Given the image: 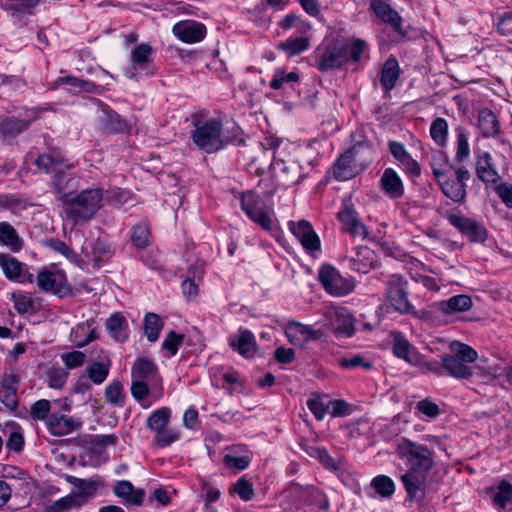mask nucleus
<instances>
[{"instance_id": "nucleus-1", "label": "nucleus", "mask_w": 512, "mask_h": 512, "mask_svg": "<svg viewBox=\"0 0 512 512\" xmlns=\"http://www.w3.org/2000/svg\"><path fill=\"white\" fill-rule=\"evenodd\" d=\"M396 452L408 466L401 479L408 495L414 498L425 489L427 474L434 466L433 451L423 444L402 438L397 444Z\"/></svg>"}, {"instance_id": "nucleus-2", "label": "nucleus", "mask_w": 512, "mask_h": 512, "mask_svg": "<svg viewBox=\"0 0 512 512\" xmlns=\"http://www.w3.org/2000/svg\"><path fill=\"white\" fill-rule=\"evenodd\" d=\"M103 193L101 189H86L80 194L65 198L64 213L67 221L73 225L90 220L101 208Z\"/></svg>"}, {"instance_id": "nucleus-3", "label": "nucleus", "mask_w": 512, "mask_h": 512, "mask_svg": "<svg viewBox=\"0 0 512 512\" xmlns=\"http://www.w3.org/2000/svg\"><path fill=\"white\" fill-rule=\"evenodd\" d=\"M477 352L467 344L452 341L449 352L441 356L446 374L456 379H469L470 366L477 360Z\"/></svg>"}, {"instance_id": "nucleus-4", "label": "nucleus", "mask_w": 512, "mask_h": 512, "mask_svg": "<svg viewBox=\"0 0 512 512\" xmlns=\"http://www.w3.org/2000/svg\"><path fill=\"white\" fill-rule=\"evenodd\" d=\"M369 148L362 143H358L339 156L333 165V175L339 181L349 180L368 165Z\"/></svg>"}, {"instance_id": "nucleus-5", "label": "nucleus", "mask_w": 512, "mask_h": 512, "mask_svg": "<svg viewBox=\"0 0 512 512\" xmlns=\"http://www.w3.org/2000/svg\"><path fill=\"white\" fill-rule=\"evenodd\" d=\"M195 129L192 132L194 144L206 153H214L224 148L227 141L222 137V122L212 118L198 120L194 123Z\"/></svg>"}, {"instance_id": "nucleus-6", "label": "nucleus", "mask_w": 512, "mask_h": 512, "mask_svg": "<svg viewBox=\"0 0 512 512\" xmlns=\"http://www.w3.org/2000/svg\"><path fill=\"white\" fill-rule=\"evenodd\" d=\"M241 208L246 215L262 229L271 231L273 220L271 211L267 208L263 199L252 191L241 193Z\"/></svg>"}, {"instance_id": "nucleus-7", "label": "nucleus", "mask_w": 512, "mask_h": 512, "mask_svg": "<svg viewBox=\"0 0 512 512\" xmlns=\"http://www.w3.org/2000/svg\"><path fill=\"white\" fill-rule=\"evenodd\" d=\"M319 281L324 289L333 296H344L354 290L355 284L351 278L343 277L331 265H323L318 273Z\"/></svg>"}, {"instance_id": "nucleus-8", "label": "nucleus", "mask_w": 512, "mask_h": 512, "mask_svg": "<svg viewBox=\"0 0 512 512\" xmlns=\"http://www.w3.org/2000/svg\"><path fill=\"white\" fill-rule=\"evenodd\" d=\"M455 178L450 179L448 175L438 181L443 194L455 203H462L466 198V181L471 177L468 169L457 167L454 172Z\"/></svg>"}, {"instance_id": "nucleus-9", "label": "nucleus", "mask_w": 512, "mask_h": 512, "mask_svg": "<svg viewBox=\"0 0 512 512\" xmlns=\"http://www.w3.org/2000/svg\"><path fill=\"white\" fill-rule=\"evenodd\" d=\"M410 26L404 23L400 12L386 0V45L398 44L409 38Z\"/></svg>"}, {"instance_id": "nucleus-10", "label": "nucleus", "mask_w": 512, "mask_h": 512, "mask_svg": "<svg viewBox=\"0 0 512 512\" xmlns=\"http://www.w3.org/2000/svg\"><path fill=\"white\" fill-rule=\"evenodd\" d=\"M349 43L336 40L329 43L320 55L317 68L322 71L339 68L348 61Z\"/></svg>"}, {"instance_id": "nucleus-11", "label": "nucleus", "mask_w": 512, "mask_h": 512, "mask_svg": "<svg viewBox=\"0 0 512 512\" xmlns=\"http://www.w3.org/2000/svg\"><path fill=\"white\" fill-rule=\"evenodd\" d=\"M406 285L407 282L402 277L392 275L388 281V298L395 311L416 315L414 306L407 298Z\"/></svg>"}, {"instance_id": "nucleus-12", "label": "nucleus", "mask_w": 512, "mask_h": 512, "mask_svg": "<svg viewBox=\"0 0 512 512\" xmlns=\"http://www.w3.org/2000/svg\"><path fill=\"white\" fill-rule=\"evenodd\" d=\"M342 224V230L349 233L354 238L364 239L368 232L366 227L359 221L357 212L351 198L344 199L340 211L337 214Z\"/></svg>"}, {"instance_id": "nucleus-13", "label": "nucleus", "mask_w": 512, "mask_h": 512, "mask_svg": "<svg viewBox=\"0 0 512 512\" xmlns=\"http://www.w3.org/2000/svg\"><path fill=\"white\" fill-rule=\"evenodd\" d=\"M447 219L464 236L473 242H484L487 238V230L475 220L463 217L459 214H448Z\"/></svg>"}, {"instance_id": "nucleus-14", "label": "nucleus", "mask_w": 512, "mask_h": 512, "mask_svg": "<svg viewBox=\"0 0 512 512\" xmlns=\"http://www.w3.org/2000/svg\"><path fill=\"white\" fill-rule=\"evenodd\" d=\"M0 268L11 281L19 283L34 281L33 274L28 272L26 265L9 254L0 253Z\"/></svg>"}, {"instance_id": "nucleus-15", "label": "nucleus", "mask_w": 512, "mask_h": 512, "mask_svg": "<svg viewBox=\"0 0 512 512\" xmlns=\"http://www.w3.org/2000/svg\"><path fill=\"white\" fill-rule=\"evenodd\" d=\"M290 231L299 239L302 246L307 251H317L320 249V239L313 230L312 225L307 220L298 222L290 221L288 223Z\"/></svg>"}, {"instance_id": "nucleus-16", "label": "nucleus", "mask_w": 512, "mask_h": 512, "mask_svg": "<svg viewBox=\"0 0 512 512\" xmlns=\"http://www.w3.org/2000/svg\"><path fill=\"white\" fill-rule=\"evenodd\" d=\"M325 318L336 333L351 336L354 333V323L346 308L331 307L325 312Z\"/></svg>"}, {"instance_id": "nucleus-17", "label": "nucleus", "mask_w": 512, "mask_h": 512, "mask_svg": "<svg viewBox=\"0 0 512 512\" xmlns=\"http://www.w3.org/2000/svg\"><path fill=\"white\" fill-rule=\"evenodd\" d=\"M289 342L294 346L304 347L310 340H316L322 337L321 330H314L310 326L299 322H289L285 329Z\"/></svg>"}, {"instance_id": "nucleus-18", "label": "nucleus", "mask_w": 512, "mask_h": 512, "mask_svg": "<svg viewBox=\"0 0 512 512\" xmlns=\"http://www.w3.org/2000/svg\"><path fill=\"white\" fill-rule=\"evenodd\" d=\"M173 33L178 39L185 43H195L205 37L206 27L200 22L185 20L173 26Z\"/></svg>"}, {"instance_id": "nucleus-19", "label": "nucleus", "mask_w": 512, "mask_h": 512, "mask_svg": "<svg viewBox=\"0 0 512 512\" xmlns=\"http://www.w3.org/2000/svg\"><path fill=\"white\" fill-rule=\"evenodd\" d=\"M388 146L391 155L397 161L399 167H401L406 173L413 177L420 176V165L415 159L412 158L402 143L397 141H390Z\"/></svg>"}, {"instance_id": "nucleus-20", "label": "nucleus", "mask_w": 512, "mask_h": 512, "mask_svg": "<svg viewBox=\"0 0 512 512\" xmlns=\"http://www.w3.org/2000/svg\"><path fill=\"white\" fill-rule=\"evenodd\" d=\"M46 425L51 434L64 436L80 429L82 421L63 414H52L48 417Z\"/></svg>"}, {"instance_id": "nucleus-21", "label": "nucleus", "mask_w": 512, "mask_h": 512, "mask_svg": "<svg viewBox=\"0 0 512 512\" xmlns=\"http://www.w3.org/2000/svg\"><path fill=\"white\" fill-rule=\"evenodd\" d=\"M476 175L484 184H496L500 180L493 158L489 152H483L476 157Z\"/></svg>"}, {"instance_id": "nucleus-22", "label": "nucleus", "mask_w": 512, "mask_h": 512, "mask_svg": "<svg viewBox=\"0 0 512 512\" xmlns=\"http://www.w3.org/2000/svg\"><path fill=\"white\" fill-rule=\"evenodd\" d=\"M18 385V375L10 373L3 376L0 388V401L10 410H15L18 406Z\"/></svg>"}, {"instance_id": "nucleus-23", "label": "nucleus", "mask_w": 512, "mask_h": 512, "mask_svg": "<svg viewBox=\"0 0 512 512\" xmlns=\"http://www.w3.org/2000/svg\"><path fill=\"white\" fill-rule=\"evenodd\" d=\"M37 284L40 289L55 294H61L67 289L66 277L58 271H41L37 276Z\"/></svg>"}, {"instance_id": "nucleus-24", "label": "nucleus", "mask_w": 512, "mask_h": 512, "mask_svg": "<svg viewBox=\"0 0 512 512\" xmlns=\"http://www.w3.org/2000/svg\"><path fill=\"white\" fill-rule=\"evenodd\" d=\"M390 336L392 338L393 354L409 364H415L418 360V355L406 337L398 331H391Z\"/></svg>"}, {"instance_id": "nucleus-25", "label": "nucleus", "mask_w": 512, "mask_h": 512, "mask_svg": "<svg viewBox=\"0 0 512 512\" xmlns=\"http://www.w3.org/2000/svg\"><path fill=\"white\" fill-rule=\"evenodd\" d=\"M34 164L39 170L54 174L64 167H71V165L66 164L64 155L58 150H52L50 153L40 154L35 159Z\"/></svg>"}, {"instance_id": "nucleus-26", "label": "nucleus", "mask_w": 512, "mask_h": 512, "mask_svg": "<svg viewBox=\"0 0 512 512\" xmlns=\"http://www.w3.org/2000/svg\"><path fill=\"white\" fill-rule=\"evenodd\" d=\"M114 494L128 505L140 506L145 497L143 489H136L130 481H118L113 487Z\"/></svg>"}, {"instance_id": "nucleus-27", "label": "nucleus", "mask_w": 512, "mask_h": 512, "mask_svg": "<svg viewBox=\"0 0 512 512\" xmlns=\"http://www.w3.org/2000/svg\"><path fill=\"white\" fill-rule=\"evenodd\" d=\"M131 374L133 379L154 381L156 384L161 382L157 366L147 358H137L132 366Z\"/></svg>"}, {"instance_id": "nucleus-28", "label": "nucleus", "mask_w": 512, "mask_h": 512, "mask_svg": "<svg viewBox=\"0 0 512 512\" xmlns=\"http://www.w3.org/2000/svg\"><path fill=\"white\" fill-rule=\"evenodd\" d=\"M350 261L354 270L367 273L378 263V257L370 248L360 246L356 249L355 255L351 257Z\"/></svg>"}, {"instance_id": "nucleus-29", "label": "nucleus", "mask_w": 512, "mask_h": 512, "mask_svg": "<svg viewBox=\"0 0 512 512\" xmlns=\"http://www.w3.org/2000/svg\"><path fill=\"white\" fill-rule=\"evenodd\" d=\"M99 127L104 133L124 132L126 123L122 118L108 107H103L98 116Z\"/></svg>"}, {"instance_id": "nucleus-30", "label": "nucleus", "mask_w": 512, "mask_h": 512, "mask_svg": "<svg viewBox=\"0 0 512 512\" xmlns=\"http://www.w3.org/2000/svg\"><path fill=\"white\" fill-rule=\"evenodd\" d=\"M53 186L56 193L59 195L58 199L65 203V198L73 196V191L77 188V181L72 174L66 173L60 169L55 173L53 179Z\"/></svg>"}, {"instance_id": "nucleus-31", "label": "nucleus", "mask_w": 512, "mask_h": 512, "mask_svg": "<svg viewBox=\"0 0 512 512\" xmlns=\"http://www.w3.org/2000/svg\"><path fill=\"white\" fill-rule=\"evenodd\" d=\"M473 305L472 299L468 295L460 294L450 297L447 300L438 303V309L446 314L465 312L471 309Z\"/></svg>"}, {"instance_id": "nucleus-32", "label": "nucleus", "mask_w": 512, "mask_h": 512, "mask_svg": "<svg viewBox=\"0 0 512 512\" xmlns=\"http://www.w3.org/2000/svg\"><path fill=\"white\" fill-rule=\"evenodd\" d=\"M231 347L244 357H252L256 350V341L253 334L248 330H240L237 337L229 341Z\"/></svg>"}, {"instance_id": "nucleus-33", "label": "nucleus", "mask_w": 512, "mask_h": 512, "mask_svg": "<svg viewBox=\"0 0 512 512\" xmlns=\"http://www.w3.org/2000/svg\"><path fill=\"white\" fill-rule=\"evenodd\" d=\"M55 85H68V90L72 93H100L101 89V86H98L93 82L72 76L58 78Z\"/></svg>"}, {"instance_id": "nucleus-34", "label": "nucleus", "mask_w": 512, "mask_h": 512, "mask_svg": "<svg viewBox=\"0 0 512 512\" xmlns=\"http://www.w3.org/2000/svg\"><path fill=\"white\" fill-rule=\"evenodd\" d=\"M478 127L484 137H494L500 132V125L496 115L488 108L478 113Z\"/></svg>"}, {"instance_id": "nucleus-35", "label": "nucleus", "mask_w": 512, "mask_h": 512, "mask_svg": "<svg viewBox=\"0 0 512 512\" xmlns=\"http://www.w3.org/2000/svg\"><path fill=\"white\" fill-rule=\"evenodd\" d=\"M84 502L85 496L83 493H71L47 506L46 512H66L81 507Z\"/></svg>"}, {"instance_id": "nucleus-36", "label": "nucleus", "mask_w": 512, "mask_h": 512, "mask_svg": "<svg viewBox=\"0 0 512 512\" xmlns=\"http://www.w3.org/2000/svg\"><path fill=\"white\" fill-rule=\"evenodd\" d=\"M431 169L437 182L445 178L450 170L456 169L452 164L449 163L448 156L442 152H436L431 159Z\"/></svg>"}, {"instance_id": "nucleus-37", "label": "nucleus", "mask_w": 512, "mask_h": 512, "mask_svg": "<svg viewBox=\"0 0 512 512\" xmlns=\"http://www.w3.org/2000/svg\"><path fill=\"white\" fill-rule=\"evenodd\" d=\"M404 192V184L399 174L392 168H386V195L392 199H399Z\"/></svg>"}, {"instance_id": "nucleus-38", "label": "nucleus", "mask_w": 512, "mask_h": 512, "mask_svg": "<svg viewBox=\"0 0 512 512\" xmlns=\"http://www.w3.org/2000/svg\"><path fill=\"white\" fill-rule=\"evenodd\" d=\"M493 503L500 509H511L512 484L506 480L500 482L493 494Z\"/></svg>"}, {"instance_id": "nucleus-39", "label": "nucleus", "mask_w": 512, "mask_h": 512, "mask_svg": "<svg viewBox=\"0 0 512 512\" xmlns=\"http://www.w3.org/2000/svg\"><path fill=\"white\" fill-rule=\"evenodd\" d=\"M30 123V121L20 120L17 118H2L0 119V134L4 137H15L26 130Z\"/></svg>"}, {"instance_id": "nucleus-40", "label": "nucleus", "mask_w": 512, "mask_h": 512, "mask_svg": "<svg viewBox=\"0 0 512 512\" xmlns=\"http://www.w3.org/2000/svg\"><path fill=\"white\" fill-rule=\"evenodd\" d=\"M0 242L14 252L19 251L22 247V241L16 230L7 222L0 223Z\"/></svg>"}, {"instance_id": "nucleus-41", "label": "nucleus", "mask_w": 512, "mask_h": 512, "mask_svg": "<svg viewBox=\"0 0 512 512\" xmlns=\"http://www.w3.org/2000/svg\"><path fill=\"white\" fill-rule=\"evenodd\" d=\"M127 326L126 319L118 314H113L106 321V327L110 335L117 341H124L127 338L125 327Z\"/></svg>"}, {"instance_id": "nucleus-42", "label": "nucleus", "mask_w": 512, "mask_h": 512, "mask_svg": "<svg viewBox=\"0 0 512 512\" xmlns=\"http://www.w3.org/2000/svg\"><path fill=\"white\" fill-rule=\"evenodd\" d=\"M163 327L161 318L155 313H147L144 318V333L150 342H155Z\"/></svg>"}, {"instance_id": "nucleus-43", "label": "nucleus", "mask_w": 512, "mask_h": 512, "mask_svg": "<svg viewBox=\"0 0 512 512\" xmlns=\"http://www.w3.org/2000/svg\"><path fill=\"white\" fill-rule=\"evenodd\" d=\"M110 370V361L107 363L104 362H93L90 366L86 368V373L88 378L96 385L102 384Z\"/></svg>"}, {"instance_id": "nucleus-44", "label": "nucleus", "mask_w": 512, "mask_h": 512, "mask_svg": "<svg viewBox=\"0 0 512 512\" xmlns=\"http://www.w3.org/2000/svg\"><path fill=\"white\" fill-rule=\"evenodd\" d=\"M150 229L147 224L139 223L133 226L131 241L137 248H145L150 244Z\"/></svg>"}, {"instance_id": "nucleus-45", "label": "nucleus", "mask_w": 512, "mask_h": 512, "mask_svg": "<svg viewBox=\"0 0 512 512\" xmlns=\"http://www.w3.org/2000/svg\"><path fill=\"white\" fill-rule=\"evenodd\" d=\"M448 135V123L444 118H436L430 126V136L433 141L439 145L446 144Z\"/></svg>"}, {"instance_id": "nucleus-46", "label": "nucleus", "mask_w": 512, "mask_h": 512, "mask_svg": "<svg viewBox=\"0 0 512 512\" xmlns=\"http://www.w3.org/2000/svg\"><path fill=\"white\" fill-rule=\"evenodd\" d=\"M171 411L167 407L155 410L147 419V426L151 429L159 431L164 429L170 419Z\"/></svg>"}, {"instance_id": "nucleus-47", "label": "nucleus", "mask_w": 512, "mask_h": 512, "mask_svg": "<svg viewBox=\"0 0 512 512\" xmlns=\"http://www.w3.org/2000/svg\"><path fill=\"white\" fill-rule=\"evenodd\" d=\"M105 398L108 403L115 406H123L125 394L120 381L115 380L105 388Z\"/></svg>"}, {"instance_id": "nucleus-48", "label": "nucleus", "mask_w": 512, "mask_h": 512, "mask_svg": "<svg viewBox=\"0 0 512 512\" xmlns=\"http://www.w3.org/2000/svg\"><path fill=\"white\" fill-rule=\"evenodd\" d=\"M278 47L288 53L289 56H295L308 48V39L305 37L287 39L280 43Z\"/></svg>"}, {"instance_id": "nucleus-49", "label": "nucleus", "mask_w": 512, "mask_h": 512, "mask_svg": "<svg viewBox=\"0 0 512 512\" xmlns=\"http://www.w3.org/2000/svg\"><path fill=\"white\" fill-rule=\"evenodd\" d=\"M469 379H475L481 383H490L495 379V375L485 363H477L471 364Z\"/></svg>"}, {"instance_id": "nucleus-50", "label": "nucleus", "mask_w": 512, "mask_h": 512, "mask_svg": "<svg viewBox=\"0 0 512 512\" xmlns=\"http://www.w3.org/2000/svg\"><path fill=\"white\" fill-rule=\"evenodd\" d=\"M400 76V68L397 60L390 57L386 60V91L395 87Z\"/></svg>"}, {"instance_id": "nucleus-51", "label": "nucleus", "mask_w": 512, "mask_h": 512, "mask_svg": "<svg viewBox=\"0 0 512 512\" xmlns=\"http://www.w3.org/2000/svg\"><path fill=\"white\" fill-rule=\"evenodd\" d=\"M183 341L184 334H178L175 331H170L162 343V348L168 351L170 356H174Z\"/></svg>"}, {"instance_id": "nucleus-52", "label": "nucleus", "mask_w": 512, "mask_h": 512, "mask_svg": "<svg viewBox=\"0 0 512 512\" xmlns=\"http://www.w3.org/2000/svg\"><path fill=\"white\" fill-rule=\"evenodd\" d=\"M153 53V48L149 44H140L132 51V61L134 64L142 65L149 61Z\"/></svg>"}, {"instance_id": "nucleus-53", "label": "nucleus", "mask_w": 512, "mask_h": 512, "mask_svg": "<svg viewBox=\"0 0 512 512\" xmlns=\"http://www.w3.org/2000/svg\"><path fill=\"white\" fill-rule=\"evenodd\" d=\"M50 408V401L46 399L38 400L32 405L30 415L34 420H44L47 418Z\"/></svg>"}, {"instance_id": "nucleus-54", "label": "nucleus", "mask_w": 512, "mask_h": 512, "mask_svg": "<svg viewBox=\"0 0 512 512\" xmlns=\"http://www.w3.org/2000/svg\"><path fill=\"white\" fill-rule=\"evenodd\" d=\"M179 438V434L171 429H161L156 431L155 444L161 448L167 447Z\"/></svg>"}, {"instance_id": "nucleus-55", "label": "nucleus", "mask_w": 512, "mask_h": 512, "mask_svg": "<svg viewBox=\"0 0 512 512\" xmlns=\"http://www.w3.org/2000/svg\"><path fill=\"white\" fill-rule=\"evenodd\" d=\"M299 76L295 72L284 73L282 71H276L273 76V79L270 82V87L274 90H278L282 88L284 83L288 82H296L298 81Z\"/></svg>"}, {"instance_id": "nucleus-56", "label": "nucleus", "mask_w": 512, "mask_h": 512, "mask_svg": "<svg viewBox=\"0 0 512 512\" xmlns=\"http://www.w3.org/2000/svg\"><path fill=\"white\" fill-rule=\"evenodd\" d=\"M469 154L470 147L468 137L465 133H459L457 135V151L455 154V160L461 163L468 158Z\"/></svg>"}, {"instance_id": "nucleus-57", "label": "nucleus", "mask_w": 512, "mask_h": 512, "mask_svg": "<svg viewBox=\"0 0 512 512\" xmlns=\"http://www.w3.org/2000/svg\"><path fill=\"white\" fill-rule=\"evenodd\" d=\"M86 355L81 351H72L62 355V360L68 369H74L82 366Z\"/></svg>"}, {"instance_id": "nucleus-58", "label": "nucleus", "mask_w": 512, "mask_h": 512, "mask_svg": "<svg viewBox=\"0 0 512 512\" xmlns=\"http://www.w3.org/2000/svg\"><path fill=\"white\" fill-rule=\"evenodd\" d=\"M310 456L319 459V461L329 469H336L337 464L335 460L328 454L325 449L319 447H311L309 451Z\"/></svg>"}, {"instance_id": "nucleus-59", "label": "nucleus", "mask_w": 512, "mask_h": 512, "mask_svg": "<svg viewBox=\"0 0 512 512\" xmlns=\"http://www.w3.org/2000/svg\"><path fill=\"white\" fill-rule=\"evenodd\" d=\"M234 491L244 501H248L254 496L252 484L244 478L239 479L235 483Z\"/></svg>"}, {"instance_id": "nucleus-60", "label": "nucleus", "mask_w": 512, "mask_h": 512, "mask_svg": "<svg viewBox=\"0 0 512 512\" xmlns=\"http://www.w3.org/2000/svg\"><path fill=\"white\" fill-rule=\"evenodd\" d=\"M131 394L137 401H143L149 394L148 381L133 379Z\"/></svg>"}, {"instance_id": "nucleus-61", "label": "nucleus", "mask_w": 512, "mask_h": 512, "mask_svg": "<svg viewBox=\"0 0 512 512\" xmlns=\"http://www.w3.org/2000/svg\"><path fill=\"white\" fill-rule=\"evenodd\" d=\"M512 12H504L498 16L497 31L502 36L512 35Z\"/></svg>"}, {"instance_id": "nucleus-62", "label": "nucleus", "mask_w": 512, "mask_h": 512, "mask_svg": "<svg viewBox=\"0 0 512 512\" xmlns=\"http://www.w3.org/2000/svg\"><path fill=\"white\" fill-rule=\"evenodd\" d=\"M416 408L420 413L428 418H436L440 413L438 405L428 399L419 401Z\"/></svg>"}, {"instance_id": "nucleus-63", "label": "nucleus", "mask_w": 512, "mask_h": 512, "mask_svg": "<svg viewBox=\"0 0 512 512\" xmlns=\"http://www.w3.org/2000/svg\"><path fill=\"white\" fill-rule=\"evenodd\" d=\"M6 447L14 452H20L23 450L24 437L19 430H14L10 433L6 441Z\"/></svg>"}, {"instance_id": "nucleus-64", "label": "nucleus", "mask_w": 512, "mask_h": 512, "mask_svg": "<svg viewBox=\"0 0 512 512\" xmlns=\"http://www.w3.org/2000/svg\"><path fill=\"white\" fill-rule=\"evenodd\" d=\"M496 193L508 208H512V186L510 184L501 183L496 187Z\"/></svg>"}]
</instances>
